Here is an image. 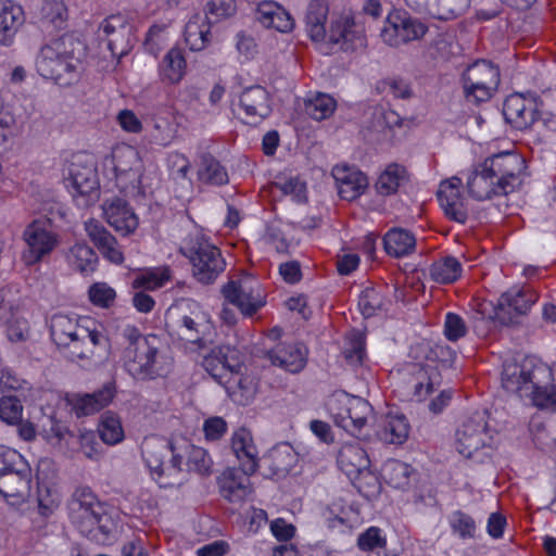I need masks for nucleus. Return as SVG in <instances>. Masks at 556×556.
I'll return each mask as SVG.
<instances>
[{
    "mask_svg": "<svg viewBox=\"0 0 556 556\" xmlns=\"http://www.w3.org/2000/svg\"><path fill=\"white\" fill-rule=\"evenodd\" d=\"M327 42L337 51L359 54L367 48L364 24L351 14H341L330 22Z\"/></svg>",
    "mask_w": 556,
    "mask_h": 556,
    "instance_id": "8",
    "label": "nucleus"
},
{
    "mask_svg": "<svg viewBox=\"0 0 556 556\" xmlns=\"http://www.w3.org/2000/svg\"><path fill=\"white\" fill-rule=\"evenodd\" d=\"M493 437L484 413L476 412L455 431V448L465 458L484 463L494 451Z\"/></svg>",
    "mask_w": 556,
    "mask_h": 556,
    "instance_id": "5",
    "label": "nucleus"
},
{
    "mask_svg": "<svg viewBox=\"0 0 556 556\" xmlns=\"http://www.w3.org/2000/svg\"><path fill=\"white\" fill-rule=\"evenodd\" d=\"M328 12L327 0H312L309 2L305 15V25L312 40L321 41L326 39L328 30H326L325 24Z\"/></svg>",
    "mask_w": 556,
    "mask_h": 556,
    "instance_id": "42",
    "label": "nucleus"
},
{
    "mask_svg": "<svg viewBox=\"0 0 556 556\" xmlns=\"http://www.w3.org/2000/svg\"><path fill=\"white\" fill-rule=\"evenodd\" d=\"M538 103L535 98L520 93L510 94L504 102L503 114L507 123L519 130L533 126L536 122Z\"/></svg>",
    "mask_w": 556,
    "mask_h": 556,
    "instance_id": "23",
    "label": "nucleus"
},
{
    "mask_svg": "<svg viewBox=\"0 0 556 556\" xmlns=\"http://www.w3.org/2000/svg\"><path fill=\"white\" fill-rule=\"evenodd\" d=\"M482 164L500 186L497 190L506 195L514 192L522 182L520 174L523 168V160L516 153L494 154L485 159Z\"/></svg>",
    "mask_w": 556,
    "mask_h": 556,
    "instance_id": "13",
    "label": "nucleus"
},
{
    "mask_svg": "<svg viewBox=\"0 0 556 556\" xmlns=\"http://www.w3.org/2000/svg\"><path fill=\"white\" fill-rule=\"evenodd\" d=\"M498 185L491 177L488 169L483 164L479 165L467 181L468 192L471 197L479 201L488 200L493 197L506 195L504 192H500Z\"/></svg>",
    "mask_w": 556,
    "mask_h": 556,
    "instance_id": "39",
    "label": "nucleus"
},
{
    "mask_svg": "<svg viewBox=\"0 0 556 556\" xmlns=\"http://www.w3.org/2000/svg\"><path fill=\"white\" fill-rule=\"evenodd\" d=\"M430 277L437 283H453L462 274V264L453 256H445L430 267Z\"/></svg>",
    "mask_w": 556,
    "mask_h": 556,
    "instance_id": "50",
    "label": "nucleus"
},
{
    "mask_svg": "<svg viewBox=\"0 0 556 556\" xmlns=\"http://www.w3.org/2000/svg\"><path fill=\"white\" fill-rule=\"evenodd\" d=\"M420 12H428L440 20H451L460 15L467 8V0H405Z\"/></svg>",
    "mask_w": 556,
    "mask_h": 556,
    "instance_id": "33",
    "label": "nucleus"
},
{
    "mask_svg": "<svg viewBox=\"0 0 556 556\" xmlns=\"http://www.w3.org/2000/svg\"><path fill=\"white\" fill-rule=\"evenodd\" d=\"M206 8L207 13L205 15L211 17L213 24L222 18L233 15L236 12V2L235 0H210Z\"/></svg>",
    "mask_w": 556,
    "mask_h": 556,
    "instance_id": "64",
    "label": "nucleus"
},
{
    "mask_svg": "<svg viewBox=\"0 0 556 556\" xmlns=\"http://www.w3.org/2000/svg\"><path fill=\"white\" fill-rule=\"evenodd\" d=\"M165 325L170 336L192 343L201 341L213 329L210 314L194 300H184L170 306Z\"/></svg>",
    "mask_w": 556,
    "mask_h": 556,
    "instance_id": "4",
    "label": "nucleus"
},
{
    "mask_svg": "<svg viewBox=\"0 0 556 556\" xmlns=\"http://www.w3.org/2000/svg\"><path fill=\"white\" fill-rule=\"evenodd\" d=\"M179 252L190 261L192 275L200 283H213L226 268L220 250L202 235L188 236Z\"/></svg>",
    "mask_w": 556,
    "mask_h": 556,
    "instance_id": "6",
    "label": "nucleus"
},
{
    "mask_svg": "<svg viewBox=\"0 0 556 556\" xmlns=\"http://www.w3.org/2000/svg\"><path fill=\"white\" fill-rule=\"evenodd\" d=\"M23 405L14 395H3L0 399V418L9 425H17L22 420Z\"/></svg>",
    "mask_w": 556,
    "mask_h": 556,
    "instance_id": "60",
    "label": "nucleus"
},
{
    "mask_svg": "<svg viewBox=\"0 0 556 556\" xmlns=\"http://www.w3.org/2000/svg\"><path fill=\"white\" fill-rule=\"evenodd\" d=\"M336 106V100L325 93H318L314 98L305 101L306 114L316 121H323L330 117L333 114Z\"/></svg>",
    "mask_w": 556,
    "mask_h": 556,
    "instance_id": "53",
    "label": "nucleus"
},
{
    "mask_svg": "<svg viewBox=\"0 0 556 556\" xmlns=\"http://www.w3.org/2000/svg\"><path fill=\"white\" fill-rule=\"evenodd\" d=\"M538 299L536 291L531 287L511 288L501 295L495 306L491 305L489 312L486 304L480 303L477 315L481 320H497L501 325L510 326L517 323L518 316L526 315Z\"/></svg>",
    "mask_w": 556,
    "mask_h": 556,
    "instance_id": "7",
    "label": "nucleus"
},
{
    "mask_svg": "<svg viewBox=\"0 0 556 556\" xmlns=\"http://www.w3.org/2000/svg\"><path fill=\"white\" fill-rule=\"evenodd\" d=\"M330 412L338 427L343 428L353 435H359L372 413V407L368 401L359 396H352L346 399L342 410L334 413L333 408L330 407Z\"/></svg>",
    "mask_w": 556,
    "mask_h": 556,
    "instance_id": "21",
    "label": "nucleus"
},
{
    "mask_svg": "<svg viewBox=\"0 0 556 556\" xmlns=\"http://www.w3.org/2000/svg\"><path fill=\"white\" fill-rule=\"evenodd\" d=\"M339 195L348 201L358 198L367 188L368 179L359 170L348 165H337L332 168Z\"/></svg>",
    "mask_w": 556,
    "mask_h": 556,
    "instance_id": "27",
    "label": "nucleus"
},
{
    "mask_svg": "<svg viewBox=\"0 0 556 556\" xmlns=\"http://www.w3.org/2000/svg\"><path fill=\"white\" fill-rule=\"evenodd\" d=\"M548 378L538 382L533 380L525 397L541 410L556 412V386L553 383V371L547 366Z\"/></svg>",
    "mask_w": 556,
    "mask_h": 556,
    "instance_id": "38",
    "label": "nucleus"
},
{
    "mask_svg": "<svg viewBox=\"0 0 556 556\" xmlns=\"http://www.w3.org/2000/svg\"><path fill=\"white\" fill-rule=\"evenodd\" d=\"M99 37L106 42V48L112 56L121 59L128 54L134 47L135 25L124 14H112L100 24Z\"/></svg>",
    "mask_w": 556,
    "mask_h": 556,
    "instance_id": "12",
    "label": "nucleus"
},
{
    "mask_svg": "<svg viewBox=\"0 0 556 556\" xmlns=\"http://www.w3.org/2000/svg\"><path fill=\"white\" fill-rule=\"evenodd\" d=\"M203 368L219 383L228 375H238L241 364L238 351L229 345L213 348L202 361Z\"/></svg>",
    "mask_w": 556,
    "mask_h": 556,
    "instance_id": "22",
    "label": "nucleus"
},
{
    "mask_svg": "<svg viewBox=\"0 0 556 556\" xmlns=\"http://www.w3.org/2000/svg\"><path fill=\"white\" fill-rule=\"evenodd\" d=\"M160 78L168 85L179 84L187 74L185 52L179 47H173L164 55L159 66Z\"/></svg>",
    "mask_w": 556,
    "mask_h": 556,
    "instance_id": "37",
    "label": "nucleus"
},
{
    "mask_svg": "<svg viewBox=\"0 0 556 556\" xmlns=\"http://www.w3.org/2000/svg\"><path fill=\"white\" fill-rule=\"evenodd\" d=\"M85 43L74 34H64L43 45L36 56V71L55 84L66 87L79 79Z\"/></svg>",
    "mask_w": 556,
    "mask_h": 556,
    "instance_id": "1",
    "label": "nucleus"
},
{
    "mask_svg": "<svg viewBox=\"0 0 556 556\" xmlns=\"http://www.w3.org/2000/svg\"><path fill=\"white\" fill-rule=\"evenodd\" d=\"M387 545V539L380 528L371 526L358 535L357 546L363 552H371Z\"/></svg>",
    "mask_w": 556,
    "mask_h": 556,
    "instance_id": "63",
    "label": "nucleus"
},
{
    "mask_svg": "<svg viewBox=\"0 0 556 556\" xmlns=\"http://www.w3.org/2000/svg\"><path fill=\"white\" fill-rule=\"evenodd\" d=\"M23 237L27 249L22 258L28 266L42 261L59 244V237L51 230L49 222L34 220L26 227Z\"/></svg>",
    "mask_w": 556,
    "mask_h": 556,
    "instance_id": "15",
    "label": "nucleus"
},
{
    "mask_svg": "<svg viewBox=\"0 0 556 556\" xmlns=\"http://www.w3.org/2000/svg\"><path fill=\"white\" fill-rule=\"evenodd\" d=\"M369 463L366 451L358 444H345L339 451L338 465L352 482L368 470Z\"/></svg>",
    "mask_w": 556,
    "mask_h": 556,
    "instance_id": "31",
    "label": "nucleus"
},
{
    "mask_svg": "<svg viewBox=\"0 0 556 556\" xmlns=\"http://www.w3.org/2000/svg\"><path fill=\"white\" fill-rule=\"evenodd\" d=\"M103 212L108 223L124 236L132 233L139 225L132 207L122 198L105 201Z\"/></svg>",
    "mask_w": 556,
    "mask_h": 556,
    "instance_id": "26",
    "label": "nucleus"
},
{
    "mask_svg": "<svg viewBox=\"0 0 556 556\" xmlns=\"http://www.w3.org/2000/svg\"><path fill=\"white\" fill-rule=\"evenodd\" d=\"M462 185V179L456 176L446 179L440 184L437 197L448 219L465 224L468 218V208L460 192Z\"/></svg>",
    "mask_w": 556,
    "mask_h": 556,
    "instance_id": "20",
    "label": "nucleus"
},
{
    "mask_svg": "<svg viewBox=\"0 0 556 556\" xmlns=\"http://www.w3.org/2000/svg\"><path fill=\"white\" fill-rule=\"evenodd\" d=\"M99 435L109 445L121 442L124 438V431L119 418L110 412L105 413L99 425Z\"/></svg>",
    "mask_w": 556,
    "mask_h": 556,
    "instance_id": "54",
    "label": "nucleus"
},
{
    "mask_svg": "<svg viewBox=\"0 0 556 556\" xmlns=\"http://www.w3.org/2000/svg\"><path fill=\"white\" fill-rule=\"evenodd\" d=\"M42 27L63 29L68 20V10L63 0H43L38 13Z\"/></svg>",
    "mask_w": 556,
    "mask_h": 556,
    "instance_id": "43",
    "label": "nucleus"
},
{
    "mask_svg": "<svg viewBox=\"0 0 556 556\" xmlns=\"http://www.w3.org/2000/svg\"><path fill=\"white\" fill-rule=\"evenodd\" d=\"M239 108L244 113L248 123H256L271 113L270 97L262 86L245 88L239 98Z\"/></svg>",
    "mask_w": 556,
    "mask_h": 556,
    "instance_id": "25",
    "label": "nucleus"
},
{
    "mask_svg": "<svg viewBox=\"0 0 556 556\" xmlns=\"http://www.w3.org/2000/svg\"><path fill=\"white\" fill-rule=\"evenodd\" d=\"M231 448L237 458L244 462H256V447L253 444L252 437L245 429H239L231 439Z\"/></svg>",
    "mask_w": 556,
    "mask_h": 556,
    "instance_id": "55",
    "label": "nucleus"
},
{
    "mask_svg": "<svg viewBox=\"0 0 556 556\" xmlns=\"http://www.w3.org/2000/svg\"><path fill=\"white\" fill-rule=\"evenodd\" d=\"M222 291L225 299L236 305L244 316H253L265 304L260 283L251 277L230 280Z\"/></svg>",
    "mask_w": 556,
    "mask_h": 556,
    "instance_id": "16",
    "label": "nucleus"
},
{
    "mask_svg": "<svg viewBox=\"0 0 556 556\" xmlns=\"http://www.w3.org/2000/svg\"><path fill=\"white\" fill-rule=\"evenodd\" d=\"M416 476L415 470L407 464L392 460L384 465L382 478L390 486H405L412 481L410 477Z\"/></svg>",
    "mask_w": 556,
    "mask_h": 556,
    "instance_id": "51",
    "label": "nucleus"
},
{
    "mask_svg": "<svg viewBox=\"0 0 556 556\" xmlns=\"http://www.w3.org/2000/svg\"><path fill=\"white\" fill-rule=\"evenodd\" d=\"M66 187L72 190L74 195L91 197L97 194L99 181L96 169L92 166H79L73 163L70 168V177L66 179Z\"/></svg>",
    "mask_w": 556,
    "mask_h": 556,
    "instance_id": "36",
    "label": "nucleus"
},
{
    "mask_svg": "<svg viewBox=\"0 0 556 556\" xmlns=\"http://www.w3.org/2000/svg\"><path fill=\"white\" fill-rule=\"evenodd\" d=\"M25 23V13L13 0H0V43L11 46Z\"/></svg>",
    "mask_w": 556,
    "mask_h": 556,
    "instance_id": "29",
    "label": "nucleus"
},
{
    "mask_svg": "<svg viewBox=\"0 0 556 556\" xmlns=\"http://www.w3.org/2000/svg\"><path fill=\"white\" fill-rule=\"evenodd\" d=\"M122 336L126 343L122 361L127 372L137 380L154 378L159 353L156 336L146 337L135 326H126Z\"/></svg>",
    "mask_w": 556,
    "mask_h": 556,
    "instance_id": "3",
    "label": "nucleus"
},
{
    "mask_svg": "<svg viewBox=\"0 0 556 556\" xmlns=\"http://www.w3.org/2000/svg\"><path fill=\"white\" fill-rule=\"evenodd\" d=\"M409 425L403 415H387L381 418L377 437L389 444H402L408 438Z\"/></svg>",
    "mask_w": 556,
    "mask_h": 556,
    "instance_id": "40",
    "label": "nucleus"
},
{
    "mask_svg": "<svg viewBox=\"0 0 556 556\" xmlns=\"http://www.w3.org/2000/svg\"><path fill=\"white\" fill-rule=\"evenodd\" d=\"M187 471L200 477H208L213 472V459L208 452L200 446L188 444L186 446Z\"/></svg>",
    "mask_w": 556,
    "mask_h": 556,
    "instance_id": "49",
    "label": "nucleus"
},
{
    "mask_svg": "<svg viewBox=\"0 0 556 556\" xmlns=\"http://www.w3.org/2000/svg\"><path fill=\"white\" fill-rule=\"evenodd\" d=\"M68 509L72 525L83 536L98 544H112L117 532V520L91 489H75Z\"/></svg>",
    "mask_w": 556,
    "mask_h": 556,
    "instance_id": "2",
    "label": "nucleus"
},
{
    "mask_svg": "<svg viewBox=\"0 0 556 556\" xmlns=\"http://www.w3.org/2000/svg\"><path fill=\"white\" fill-rule=\"evenodd\" d=\"M198 179L211 186H224L228 184L229 176L226 168L211 153L199 154Z\"/></svg>",
    "mask_w": 556,
    "mask_h": 556,
    "instance_id": "41",
    "label": "nucleus"
},
{
    "mask_svg": "<svg viewBox=\"0 0 556 556\" xmlns=\"http://www.w3.org/2000/svg\"><path fill=\"white\" fill-rule=\"evenodd\" d=\"M15 475L25 482H29L30 468L23 462L17 452L0 447V477Z\"/></svg>",
    "mask_w": 556,
    "mask_h": 556,
    "instance_id": "48",
    "label": "nucleus"
},
{
    "mask_svg": "<svg viewBox=\"0 0 556 556\" xmlns=\"http://www.w3.org/2000/svg\"><path fill=\"white\" fill-rule=\"evenodd\" d=\"M112 164L115 173L116 187L124 193H134L141 186L143 163L139 152L130 146L113 149Z\"/></svg>",
    "mask_w": 556,
    "mask_h": 556,
    "instance_id": "11",
    "label": "nucleus"
},
{
    "mask_svg": "<svg viewBox=\"0 0 556 556\" xmlns=\"http://www.w3.org/2000/svg\"><path fill=\"white\" fill-rule=\"evenodd\" d=\"M298 462V455L288 443H281L273 447L264 458V464L269 470L271 478L280 479L286 477Z\"/></svg>",
    "mask_w": 556,
    "mask_h": 556,
    "instance_id": "35",
    "label": "nucleus"
},
{
    "mask_svg": "<svg viewBox=\"0 0 556 556\" xmlns=\"http://www.w3.org/2000/svg\"><path fill=\"white\" fill-rule=\"evenodd\" d=\"M172 448V442L162 439L151 438L143 441L141 454L155 481L163 476V465Z\"/></svg>",
    "mask_w": 556,
    "mask_h": 556,
    "instance_id": "32",
    "label": "nucleus"
},
{
    "mask_svg": "<svg viewBox=\"0 0 556 556\" xmlns=\"http://www.w3.org/2000/svg\"><path fill=\"white\" fill-rule=\"evenodd\" d=\"M383 244L389 255L402 257L414 252L416 239L409 231L394 228L386 233Z\"/></svg>",
    "mask_w": 556,
    "mask_h": 556,
    "instance_id": "44",
    "label": "nucleus"
},
{
    "mask_svg": "<svg viewBox=\"0 0 556 556\" xmlns=\"http://www.w3.org/2000/svg\"><path fill=\"white\" fill-rule=\"evenodd\" d=\"M500 68L490 61L479 60L468 66L462 78L466 99L475 103L491 99L500 85Z\"/></svg>",
    "mask_w": 556,
    "mask_h": 556,
    "instance_id": "9",
    "label": "nucleus"
},
{
    "mask_svg": "<svg viewBox=\"0 0 556 556\" xmlns=\"http://www.w3.org/2000/svg\"><path fill=\"white\" fill-rule=\"evenodd\" d=\"M170 278V271L168 268L155 269L146 274L138 275L132 280L134 289H146L155 290L165 285Z\"/></svg>",
    "mask_w": 556,
    "mask_h": 556,
    "instance_id": "58",
    "label": "nucleus"
},
{
    "mask_svg": "<svg viewBox=\"0 0 556 556\" xmlns=\"http://www.w3.org/2000/svg\"><path fill=\"white\" fill-rule=\"evenodd\" d=\"M85 326L78 324V319L64 314H54L50 320V336L52 341L65 352L80 334Z\"/></svg>",
    "mask_w": 556,
    "mask_h": 556,
    "instance_id": "30",
    "label": "nucleus"
},
{
    "mask_svg": "<svg viewBox=\"0 0 556 556\" xmlns=\"http://www.w3.org/2000/svg\"><path fill=\"white\" fill-rule=\"evenodd\" d=\"M212 20L207 15L195 13L185 26V41L191 51L204 50L212 39Z\"/></svg>",
    "mask_w": 556,
    "mask_h": 556,
    "instance_id": "34",
    "label": "nucleus"
},
{
    "mask_svg": "<svg viewBox=\"0 0 556 556\" xmlns=\"http://www.w3.org/2000/svg\"><path fill=\"white\" fill-rule=\"evenodd\" d=\"M384 306L383 295L374 288L365 289L358 299V307L365 318L374 316Z\"/></svg>",
    "mask_w": 556,
    "mask_h": 556,
    "instance_id": "59",
    "label": "nucleus"
},
{
    "mask_svg": "<svg viewBox=\"0 0 556 556\" xmlns=\"http://www.w3.org/2000/svg\"><path fill=\"white\" fill-rule=\"evenodd\" d=\"M428 31V26L419 18L410 16L407 12H393L387 18V24L381 30L382 40L391 46L419 40Z\"/></svg>",
    "mask_w": 556,
    "mask_h": 556,
    "instance_id": "14",
    "label": "nucleus"
},
{
    "mask_svg": "<svg viewBox=\"0 0 556 556\" xmlns=\"http://www.w3.org/2000/svg\"><path fill=\"white\" fill-rule=\"evenodd\" d=\"M71 265L83 275L92 274L98 264V255L86 243L74 244L67 255Z\"/></svg>",
    "mask_w": 556,
    "mask_h": 556,
    "instance_id": "47",
    "label": "nucleus"
},
{
    "mask_svg": "<svg viewBox=\"0 0 556 556\" xmlns=\"http://www.w3.org/2000/svg\"><path fill=\"white\" fill-rule=\"evenodd\" d=\"M547 378V365L527 357L520 363L504 364L502 386L506 391L525 397L533 380L538 383Z\"/></svg>",
    "mask_w": 556,
    "mask_h": 556,
    "instance_id": "10",
    "label": "nucleus"
},
{
    "mask_svg": "<svg viewBox=\"0 0 556 556\" xmlns=\"http://www.w3.org/2000/svg\"><path fill=\"white\" fill-rule=\"evenodd\" d=\"M407 180L406 168L400 164H389L378 177L375 188L377 193L383 197L397 192L400 186Z\"/></svg>",
    "mask_w": 556,
    "mask_h": 556,
    "instance_id": "45",
    "label": "nucleus"
},
{
    "mask_svg": "<svg viewBox=\"0 0 556 556\" xmlns=\"http://www.w3.org/2000/svg\"><path fill=\"white\" fill-rule=\"evenodd\" d=\"M88 295L93 305L109 308L115 301L116 292L105 282H96L90 286Z\"/></svg>",
    "mask_w": 556,
    "mask_h": 556,
    "instance_id": "61",
    "label": "nucleus"
},
{
    "mask_svg": "<svg viewBox=\"0 0 556 556\" xmlns=\"http://www.w3.org/2000/svg\"><path fill=\"white\" fill-rule=\"evenodd\" d=\"M36 495L38 511L43 517H49L60 505L59 489H36Z\"/></svg>",
    "mask_w": 556,
    "mask_h": 556,
    "instance_id": "62",
    "label": "nucleus"
},
{
    "mask_svg": "<svg viewBox=\"0 0 556 556\" xmlns=\"http://www.w3.org/2000/svg\"><path fill=\"white\" fill-rule=\"evenodd\" d=\"M410 376L408 383L417 401H424L432 392V382L428 371L420 364H412L407 368Z\"/></svg>",
    "mask_w": 556,
    "mask_h": 556,
    "instance_id": "52",
    "label": "nucleus"
},
{
    "mask_svg": "<svg viewBox=\"0 0 556 556\" xmlns=\"http://www.w3.org/2000/svg\"><path fill=\"white\" fill-rule=\"evenodd\" d=\"M365 354V337L361 332H352L343 350L344 358L350 365L358 366L362 365Z\"/></svg>",
    "mask_w": 556,
    "mask_h": 556,
    "instance_id": "57",
    "label": "nucleus"
},
{
    "mask_svg": "<svg viewBox=\"0 0 556 556\" xmlns=\"http://www.w3.org/2000/svg\"><path fill=\"white\" fill-rule=\"evenodd\" d=\"M89 239L99 249L102 255L114 264H122L124 256L115 237L98 220L90 219L85 223Z\"/></svg>",
    "mask_w": 556,
    "mask_h": 556,
    "instance_id": "28",
    "label": "nucleus"
},
{
    "mask_svg": "<svg viewBox=\"0 0 556 556\" xmlns=\"http://www.w3.org/2000/svg\"><path fill=\"white\" fill-rule=\"evenodd\" d=\"M324 517L327 527L340 533L351 532L364 521L361 503L351 496L333 500L325 509Z\"/></svg>",
    "mask_w": 556,
    "mask_h": 556,
    "instance_id": "17",
    "label": "nucleus"
},
{
    "mask_svg": "<svg viewBox=\"0 0 556 556\" xmlns=\"http://www.w3.org/2000/svg\"><path fill=\"white\" fill-rule=\"evenodd\" d=\"M450 527L453 533L462 540L473 539L476 536L477 526L475 519L467 513L456 510L450 518Z\"/></svg>",
    "mask_w": 556,
    "mask_h": 556,
    "instance_id": "56",
    "label": "nucleus"
},
{
    "mask_svg": "<svg viewBox=\"0 0 556 556\" xmlns=\"http://www.w3.org/2000/svg\"><path fill=\"white\" fill-rule=\"evenodd\" d=\"M116 383L111 380L92 393H73L66 396L72 412L79 418L93 415L109 406L116 395Z\"/></svg>",
    "mask_w": 556,
    "mask_h": 556,
    "instance_id": "19",
    "label": "nucleus"
},
{
    "mask_svg": "<svg viewBox=\"0 0 556 556\" xmlns=\"http://www.w3.org/2000/svg\"><path fill=\"white\" fill-rule=\"evenodd\" d=\"M110 340L103 331L85 328L65 352L72 361L100 362L109 356Z\"/></svg>",
    "mask_w": 556,
    "mask_h": 556,
    "instance_id": "18",
    "label": "nucleus"
},
{
    "mask_svg": "<svg viewBox=\"0 0 556 556\" xmlns=\"http://www.w3.org/2000/svg\"><path fill=\"white\" fill-rule=\"evenodd\" d=\"M257 462H242L240 467H227L217 477L219 486H249L250 477L256 471Z\"/></svg>",
    "mask_w": 556,
    "mask_h": 556,
    "instance_id": "46",
    "label": "nucleus"
},
{
    "mask_svg": "<svg viewBox=\"0 0 556 556\" xmlns=\"http://www.w3.org/2000/svg\"><path fill=\"white\" fill-rule=\"evenodd\" d=\"M307 349L300 342H280L266 352V357L271 365L278 366L291 374H299L307 362Z\"/></svg>",
    "mask_w": 556,
    "mask_h": 556,
    "instance_id": "24",
    "label": "nucleus"
}]
</instances>
